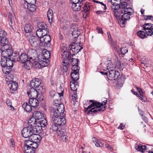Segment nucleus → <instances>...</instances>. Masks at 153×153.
<instances>
[{"instance_id":"obj_1","label":"nucleus","mask_w":153,"mask_h":153,"mask_svg":"<svg viewBox=\"0 0 153 153\" xmlns=\"http://www.w3.org/2000/svg\"><path fill=\"white\" fill-rule=\"evenodd\" d=\"M89 102L92 103L85 108V111L87 114H99L104 111L106 108V105L107 102V100H105L101 103L95 100H90Z\"/></svg>"},{"instance_id":"obj_2","label":"nucleus","mask_w":153,"mask_h":153,"mask_svg":"<svg viewBox=\"0 0 153 153\" xmlns=\"http://www.w3.org/2000/svg\"><path fill=\"white\" fill-rule=\"evenodd\" d=\"M52 121L53 124L50 128V132L56 131V134L57 135L58 131H61L63 128H62V126L66 123L65 119V118H62L61 119H57L52 117Z\"/></svg>"},{"instance_id":"obj_3","label":"nucleus","mask_w":153,"mask_h":153,"mask_svg":"<svg viewBox=\"0 0 153 153\" xmlns=\"http://www.w3.org/2000/svg\"><path fill=\"white\" fill-rule=\"evenodd\" d=\"M64 105L61 103L57 106L52 107L51 108V114L52 116V117L58 119L65 118V115L64 114Z\"/></svg>"},{"instance_id":"obj_4","label":"nucleus","mask_w":153,"mask_h":153,"mask_svg":"<svg viewBox=\"0 0 153 153\" xmlns=\"http://www.w3.org/2000/svg\"><path fill=\"white\" fill-rule=\"evenodd\" d=\"M6 33L4 30H0V46L1 51L11 49V46L8 44V40L6 37Z\"/></svg>"},{"instance_id":"obj_5","label":"nucleus","mask_w":153,"mask_h":153,"mask_svg":"<svg viewBox=\"0 0 153 153\" xmlns=\"http://www.w3.org/2000/svg\"><path fill=\"white\" fill-rule=\"evenodd\" d=\"M29 124V126L23 128L21 131L22 135L25 138L30 137L31 136L34 134L36 130V126Z\"/></svg>"},{"instance_id":"obj_6","label":"nucleus","mask_w":153,"mask_h":153,"mask_svg":"<svg viewBox=\"0 0 153 153\" xmlns=\"http://www.w3.org/2000/svg\"><path fill=\"white\" fill-rule=\"evenodd\" d=\"M18 62L24 64V68L27 70L30 69L32 67L33 62L29 60L28 56L25 53L21 54Z\"/></svg>"},{"instance_id":"obj_7","label":"nucleus","mask_w":153,"mask_h":153,"mask_svg":"<svg viewBox=\"0 0 153 153\" xmlns=\"http://www.w3.org/2000/svg\"><path fill=\"white\" fill-rule=\"evenodd\" d=\"M33 117L28 121L30 125H34L36 122L43 118L42 114L39 111H35L33 114Z\"/></svg>"},{"instance_id":"obj_8","label":"nucleus","mask_w":153,"mask_h":153,"mask_svg":"<svg viewBox=\"0 0 153 153\" xmlns=\"http://www.w3.org/2000/svg\"><path fill=\"white\" fill-rule=\"evenodd\" d=\"M1 65L3 67L2 71L6 74H9L11 71V69L13 67V63L9 60L8 61H5L3 64L1 62Z\"/></svg>"},{"instance_id":"obj_9","label":"nucleus","mask_w":153,"mask_h":153,"mask_svg":"<svg viewBox=\"0 0 153 153\" xmlns=\"http://www.w3.org/2000/svg\"><path fill=\"white\" fill-rule=\"evenodd\" d=\"M13 52L11 49H8V50L1 51L2 57L1 62H2V64H4V62L8 61L9 60L11 61L10 58Z\"/></svg>"},{"instance_id":"obj_10","label":"nucleus","mask_w":153,"mask_h":153,"mask_svg":"<svg viewBox=\"0 0 153 153\" xmlns=\"http://www.w3.org/2000/svg\"><path fill=\"white\" fill-rule=\"evenodd\" d=\"M80 43H78L73 42L69 46L70 50H71L73 53V54L71 55L72 56L78 53L83 48L80 45Z\"/></svg>"},{"instance_id":"obj_11","label":"nucleus","mask_w":153,"mask_h":153,"mask_svg":"<svg viewBox=\"0 0 153 153\" xmlns=\"http://www.w3.org/2000/svg\"><path fill=\"white\" fill-rule=\"evenodd\" d=\"M108 74L107 78L111 80H114L116 79L120 76V74L119 71L115 70L110 69L108 71Z\"/></svg>"},{"instance_id":"obj_12","label":"nucleus","mask_w":153,"mask_h":153,"mask_svg":"<svg viewBox=\"0 0 153 153\" xmlns=\"http://www.w3.org/2000/svg\"><path fill=\"white\" fill-rule=\"evenodd\" d=\"M27 37L30 44L32 46L36 47L38 46L40 40L39 38L32 35L31 34L27 35Z\"/></svg>"},{"instance_id":"obj_13","label":"nucleus","mask_w":153,"mask_h":153,"mask_svg":"<svg viewBox=\"0 0 153 153\" xmlns=\"http://www.w3.org/2000/svg\"><path fill=\"white\" fill-rule=\"evenodd\" d=\"M41 83V80L38 78L33 79L30 83V87L33 88H36L38 90H40V88H42L40 85Z\"/></svg>"},{"instance_id":"obj_14","label":"nucleus","mask_w":153,"mask_h":153,"mask_svg":"<svg viewBox=\"0 0 153 153\" xmlns=\"http://www.w3.org/2000/svg\"><path fill=\"white\" fill-rule=\"evenodd\" d=\"M66 129L63 128L61 131H59L57 132V135L59 136L60 140L64 142H66L68 140V134Z\"/></svg>"},{"instance_id":"obj_15","label":"nucleus","mask_w":153,"mask_h":153,"mask_svg":"<svg viewBox=\"0 0 153 153\" xmlns=\"http://www.w3.org/2000/svg\"><path fill=\"white\" fill-rule=\"evenodd\" d=\"M84 5V6L82 7L83 10H82V13L83 18L86 19L88 16L90 12L91 6L88 4H86Z\"/></svg>"},{"instance_id":"obj_16","label":"nucleus","mask_w":153,"mask_h":153,"mask_svg":"<svg viewBox=\"0 0 153 153\" xmlns=\"http://www.w3.org/2000/svg\"><path fill=\"white\" fill-rule=\"evenodd\" d=\"M36 131H35V133L33 134L32 135V136H31L29 138V139H31L33 142H35L37 140V137H39V135L38 134L39 133L41 132V130H42L41 126H36Z\"/></svg>"},{"instance_id":"obj_17","label":"nucleus","mask_w":153,"mask_h":153,"mask_svg":"<svg viewBox=\"0 0 153 153\" xmlns=\"http://www.w3.org/2000/svg\"><path fill=\"white\" fill-rule=\"evenodd\" d=\"M51 40L50 35H45L40 39L41 43L42 44V46H46L50 42Z\"/></svg>"},{"instance_id":"obj_18","label":"nucleus","mask_w":153,"mask_h":153,"mask_svg":"<svg viewBox=\"0 0 153 153\" xmlns=\"http://www.w3.org/2000/svg\"><path fill=\"white\" fill-rule=\"evenodd\" d=\"M28 53L30 55L29 58V60L33 62L36 59V58L37 57V52L35 49H31L29 50Z\"/></svg>"},{"instance_id":"obj_19","label":"nucleus","mask_w":153,"mask_h":153,"mask_svg":"<svg viewBox=\"0 0 153 153\" xmlns=\"http://www.w3.org/2000/svg\"><path fill=\"white\" fill-rule=\"evenodd\" d=\"M77 69L74 70V72H72L71 74L70 75L72 80L76 81L79 78V71L80 69V68L77 67Z\"/></svg>"},{"instance_id":"obj_20","label":"nucleus","mask_w":153,"mask_h":153,"mask_svg":"<svg viewBox=\"0 0 153 153\" xmlns=\"http://www.w3.org/2000/svg\"><path fill=\"white\" fill-rule=\"evenodd\" d=\"M27 94L29 98H36L38 96V93L36 90L32 88L30 89L29 92H27Z\"/></svg>"},{"instance_id":"obj_21","label":"nucleus","mask_w":153,"mask_h":153,"mask_svg":"<svg viewBox=\"0 0 153 153\" xmlns=\"http://www.w3.org/2000/svg\"><path fill=\"white\" fill-rule=\"evenodd\" d=\"M123 14L122 16L121 19L120 21V22L124 25L125 24L126 21L130 18V16L131 14L126 12Z\"/></svg>"},{"instance_id":"obj_22","label":"nucleus","mask_w":153,"mask_h":153,"mask_svg":"<svg viewBox=\"0 0 153 153\" xmlns=\"http://www.w3.org/2000/svg\"><path fill=\"white\" fill-rule=\"evenodd\" d=\"M47 120L46 119L43 117L40 119L39 121L36 122V124H35L34 126H41L42 129V127L45 128L47 124Z\"/></svg>"},{"instance_id":"obj_23","label":"nucleus","mask_w":153,"mask_h":153,"mask_svg":"<svg viewBox=\"0 0 153 153\" xmlns=\"http://www.w3.org/2000/svg\"><path fill=\"white\" fill-rule=\"evenodd\" d=\"M39 62L40 64V66L42 67H45L49 64V60L47 59L43 58L38 57Z\"/></svg>"},{"instance_id":"obj_24","label":"nucleus","mask_w":153,"mask_h":153,"mask_svg":"<svg viewBox=\"0 0 153 153\" xmlns=\"http://www.w3.org/2000/svg\"><path fill=\"white\" fill-rule=\"evenodd\" d=\"M92 141L97 147H101L104 146V141L100 140H98L94 137L92 138Z\"/></svg>"},{"instance_id":"obj_25","label":"nucleus","mask_w":153,"mask_h":153,"mask_svg":"<svg viewBox=\"0 0 153 153\" xmlns=\"http://www.w3.org/2000/svg\"><path fill=\"white\" fill-rule=\"evenodd\" d=\"M71 53L70 52L64 51L62 54L61 58L62 59V60L69 61L71 58Z\"/></svg>"},{"instance_id":"obj_26","label":"nucleus","mask_w":153,"mask_h":153,"mask_svg":"<svg viewBox=\"0 0 153 153\" xmlns=\"http://www.w3.org/2000/svg\"><path fill=\"white\" fill-rule=\"evenodd\" d=\"M34 27L32 23H28L25 24L24 27V30L25 33H31Z\"/></svg>"},{"instance_id":"obj_27","label":"nucleus","mask_w":153,"mask_h":153,"mask_svg":"<svg viewBox=\"0 0 153 153\" xmlns=\"http://www.w3.org/2000/svg\"><path fill=\"white\" fill-rule=\"evenodd\" d=\"M136 88L139 94H138L137 93L135 92L133 89L131 90V91L135 95L138 96L139 98L143 102V99L142 98V97H143V96L142 95V94H141V93H143V91H142L141 89L139 87H136Z\"/></svg>"},{"instance_id":"obj_28","label":"nucleus","mask_w":153,"mask_h":153,"mask_svg":"<svg viewBox=\"0 0 153 153\" xmlns=\"http://www.w3.org/2000/svg\"><path fill=\"white\" fill-rule=\"evenodd\" d=\"M83 4L82 2V3H75L72 4L71 8L73 10L76 11H78L80 9Z\"/></svg>"},{"instance_id":"obj_29","label":"nucleus","mask_w":153,"mask_h":153,"mask_svg":"<svg viewBox=\"0 0 153 153\" xmlns=\"http://www.w3.org/2000/svg\"><path fill=\"white\" fill-rule=\"evenodd\" d=\"M20 56L19 53L15 51L14 52H13L10 58L12 62L13 63V62H18Z\"/></svg>"},{"instance_id":"obj_30","label":"nucleus","mask_w":153,"mask_h":153,"mask_svg":"<svg viewBox=\"0 0 153 153\" xmlns=\"http://www.w3.org/2000/svg\"><path fill=\"white\" fill-rule=\"evenodd\" d=\"M35 4H26L24 5L25 8H27V9L30 12H34L36 9V6L35 5Z\"/></svg>"},{"instance_id":"obj_31","label":"nucleus","mask_w":153,"mask_h":153,"mask_svg":"<svg viewBox=\"0 0 153 153\" xmlns=\"http://www.w3.org/2000/svg\"><path fill=\"white\" fill-rule=\"evenodd\" d=\"M29 103L30 105L33 107H36L39 104L38 100L34 98H30Z\"/></svg>"},{"instance_id":"obj_32","label":"nucleus","mask_w":153,"mask_h":153,"mask_svg":"<svg viewBox=\"0 0 153 153\" xmlns=\"http://www.w3.org/2000/svg\"><path fill=\"white\" fill-rule=\"evenodd\" d=\"M50 56L51 54L50 52L44 49L42 51L41 56H39V57L48 59L50 58Z\"/></svg>"},{"instance_id":"obj_33","label":"nucleus","mask_w":153,"mask_h":153,"mask_svg":"<svg viewBox=\"0 0 153 153\" xmlns=\"http://www.w3.org/2000/svg\"><path fill=\"white\" fill-rule=\"evenodd\" d=\"M70 88L74 91H76L78 87V83L77 81H70Z\"/></svg>"},{"instance_id":"obj_34","label":"nucleus","mask_w":153,"mask_h":153,"mask_svg":"<svg viewBox=\"0 0 153 153\" xmlns=\"http://www.w3.org/2000/svg\"><path fill=\"white\" fill-rule=\"evenodd\" d=\"M153 26L150 27H144V30H146L145 33L148 36H151L153 34Z\"/></svg>"},{"instance_id":"obj_35","label":"nucleus","mask_w":153,"mask_h":153,"mask_svg":"<svg viewBox=\"0 0 153 153\" xmlns=\"http://www.w3.org/2000/svg\"><path fill=\"white\" fill-rule=\"evenodd\" d=\"M125 80V76H121L120 79H118V81L116 84V87L120 88L121 87L124 83V80Z\"/></svg>"},{"instance_id":"obj_36","label":"nucleus","mask_w":153,"mask_h":153,"mask_svg":"<svg viewBox=\"0 0 153 153\" xmlns=\"http://www.w3.org/2000/svg\"><path fill=\"white\" fill-rule=\"evenodd\" d=\"M10 82V84H9V87H10V89L13 91L16 90L17 87V83L16 82L13 81H11Z\"/></svg>"},{"instance_id":"obj_37","label":"nucleus","mask_w":153,"mask_h":153,"mask_svg":"<svg viewBox=\"0 0 153 153\" xmlns=\"http://www.w3.org/2000/svg\"><path fill=\"white\" fill-rule=\"evenodd\" d=\"M31 106L29 105L27 102H25L22 105V107L26 112H30L32 110Z\"/></svg>"},{"instance_id":"obj_38","label":"nucleus","mask_w":153,"mask_h":153,"mask_svg":"<svg viewBox=\"0 0 153 153\" xmlns=\"http://www.w3.org/2000/svg\"><path fill=\"white\" fill-rule=\"evenodd\" d=\"M23 149L25 153H35V150L31 147H23Z\"/></svg>"},{"instance_id":"obj_39","label":"nucleus","mask_w":153,"mask_h":153,"mask_svg":"<svg viewBox=\"0 0 153 153\" xmlns=\"http://www.w3.org/2000/svg\"><path fill=\"white\" fill-rule=\"evenodd\" d=\"M119 4V9L122 11L121 12H123L126 8V7L127 6V3L126 2H120Z\"/></svg>"},{"instance_id":"obj_40","label":"nucleus","mask_w":153,"mask_h":153,"mask_svg":"<svg viewBox=\"0 0 153 153\" xmlns=\"http://www.w3.org/2000/svg\"><path fill=\"white\" fill-rule=\"evenodd\" d=\"M47 17L49 22H51L52 21V18L53 16V11L51 9H49L47 12Z\"/></svg>"},{"instance_id":"obj_41","label":"nucleus","mask_w":153,"mask_h":153,"mask_svg":"<svg viewBox=\"0 0 153 153\" xmlns=\"http://www.w3.org/2000/svg\"><path fill=\"white\" fill-rule=\"evenodd\" d=\"M38 29H42V30L44 29L46 30V29L48 28L47 25L44 22L39 23L38 24Z\"/></svg>"},{"instance_id":"obj_42","label":"nucleus","mask_w":153,"mask_h":153,"mask_svg":"<svg viewBox=\"0 0 153 153\" xmlns=\"http://www.w3.org/2000/svg\"><path fill=\"white\" fill-rule=\"evenodd\" d=\"M42 29H38L36 31V34L37 36V37L41 39V38L43 36V32Z\"/></svg>"},{"instance_id":"obj_43","label":"nucleus","mask_w":153,"mask_h":153,"mask_svg":"<svg viewBox=\"0 0 153 153\" xmlns=\"http://www.w3.org/2000/svg\"><path fill=\"white\" fill-rule=\"evenodd\" d=\"M121 10L119 9L118 10L114 12V16L117 18H118V17L121 16V15L123 13V12H121Z\"/></svg>"},{"instance_id":"obj_44","label":"nucleus","mask_w":153,"mask_h":153,"mask_svg":"<svg viewBox=\"0 0 153 153\" xmlns=\"http://www.w3.org/2000/svg\"><path fill=\"white\" fill-rule=\"evenodd\" d=\"M143 146L140 144H136L135 146V149L138 151H141L142 152H143Z\"/></svg>"},{"instance_id":"obj_45","label":"nucleus","mask_w":153,"mask_h":153,"mask_svg":"<svg viewBox=\"0 0 153 153\" xmlns=\"http://www.w3.org/2000/svg\"><path fill=\"white\" fill-rule=\"evenodd\" d=\"M33 141L32 140V141H30V140H27L26 141L25 143V145L23 147H30L32 144V143H33Z\"/></svg>"},{"instance_id":"obj_46","label":"nucleus","mask_w":153,"mask_h":153,"mask_svg":"<svg viewBox=\"0 0 153 153\" xmlns=\"http://www.w3.org/2000/svg\"><path fill=\"white\" fill-rule=\"evenodd\" d=\"M71 60V63L73 66L78 65L79 60L76 59L72 58Z\"/></svg>"},{"instance_id":"obj_47","label":"nucleus","mask_w":153,"mask_h":153,"mask_svg":"<svg viewBox=\"0 0 153 153\" xmlns=\"http://www.w3.org/2000/svg\"><path fill=\"white\" fill-rule=\"evenodd\" d=\"M114 4H112L111 6V8L112 10H119V5L118 4H116L114 3Z\"/></svg>"},{"instance_id":"obj_48","label":"nucleus","mask_w":153,"mask_h":153,"mask_svg":"<svg viewBox=\"0 0 153 153\" xmlns=\"http://www.w3.org/2000/svg\"><path fill=\"white\" fill-rule=\"evenodd\" d=\"M148 146L144 145V152H148L150 151H151L150 150V149H152V148H151L150 146L149 145H147Z\"/></svg>"},{"instance_id":"obj_49","label":"nucleus","mask_w":153,"mask_h":153,"mask_svg":"<svg viewBox=\"0 0 153 153\" xmlns=\"http://www.w3.org/2000/svg\"><path fill=\"white\" fill-rule=\"evenodd\" d=\"M38 143H37V142H36V141L33 142L32 145L31 146H30L33 149H34V150L35 151L36 150V149L38 146Z\"/></svg>"},{"instance_id":"obj_50","label":"nucleus","mask_w":153,"mask_h":153,"mask_svg":"<svg viewBox=\"0 0 153 153\" xmlns=\"http://www.w3.org/2000/svg\"><path fill=\"white\" fill-rule=\"evenodd\" d=\"M56 94L57 93L54 91H51L50 92V96L52 98H56Z\"/></svg>"},{"instance_id":"obj_51","label":"nucleus","mask_w":153,"mask_h":153,"mask_svg":"<svg viewBox=\"0 0 153 153\" xmlns=\"http://www.w3.org/2000/svg\"><path fill=\"white\" fill-rule=\"evenodd\" d=\"M143 31L142 30H139L137 32V35L140 38L142 39H143Z\"/></svg>"},{"instance_id":"obj_52","label":"nucleus","mask_w":153,"mask_h":153,"mask_svg":"<svg viewBox=\"0 0 153 153\" xmlns=\"http://www.w3.org/2000/svg\"><path fill=\"white\" fill-rule=\"evenodd\" d=\"M33 65H34L35 68L36 69H39L41 68V66H40L39 62H37L36 61H34L33 62Z\"/></svg>"},{"instance_id":"obj_53","label":"nucleus","mask_w":153,"mask_h":153,"mask_svg":"<svg viewBox=\"0 0 153 153\" xmlns=\"http://www.w3.org/2000/svg\"><path fill=\"white\" fill-rule=\"evenodd\" d=\"M72 33L73 36L75 38L77 37L79 35V32H78V31H75L74 30L72 31Z\"/></svg>"},{"instance_id":"obj_54","label":"nucleus","mask_w":153,"mask_h":153,"mask_svg":"<svg viewBox=\"0 0 153 153\" xmlns=\"http://www.w3.org/2000/svg\"><path fill=\"white\" fill-rule=\"evenodd\" d=\"M144 19L146 21L148 20H151L152 21H153V16L151 15H144Z\"/></svg>"},{"instance_id":"obj_55","label":"nucleus","mask_w":153,"mask_h":153,"mask_svg":"<svg viewBox=\"0 0 153 153\" xmlns=\"http://www.w3.org/2000/svg\"><path fill=\"white\" fill-rule=\"evenodd\" d=\"M110 44L111 46L114 48V49L117 50H118V47L116 43L112 41L111 42Z\"/></svg>"},{"instance_id":"obj_56","label":"nucleus","mask_w":153,"mask_h":153,"mask_svg":"<svg viewBox=\"0 0 153 153\" xmlns=\"http://www.w3.org/2000/svg\"><path fill=\"white\" fill-rule=\"evenodd\" d=\"M6 103L7 105L8 106H10V107H11V109H12L13 108V109H14V107H13L12 106V102H11V100H8V99L7 100L6 102Z\"/></svg>"},{"instance_id":"obj_57","label":"nucleus","mask_w":153,"mask_h":153,"mask_svg":"<svg viewBox=\"0 0 153 153\" xmlns=\"http://www.w3.org/2000/svg\"><path fill=\"white\" fill-rule=\"evenodd\" d=\"M120 51L121 54L123 55H124L128 52V49L126 47L122 48L121 49Z\"/></svg>"},{"instance_id":"obj_58","label":"nucleus","mask_w":153,"mask_h":153,"mask_svg":"<svg viewBox=\"0 0 153 153\" xmlns=\"http://www.w3.org/2000/svg\"><path fill=\"white\" fill-rule=\"evenodd\" d=\"M54 99V103L55 105V107L57 106L60 104H59L60 100H58V99H57V98H55Z\"/></svg>"},{"instance_id":"obj_59","label":"nucleus","mask_w":153,"mask_h":153,"mask_svg":"<svg viewBox=\"0 0 153 153\" xmlns=\"http://www.w3.org/2000/svg\"><path fill=\"white\" fill-rule=\"evenodd\" d=\"M133 11L132 9L131 8H126V9L123 11V13L125 12H126L128 13L129 14H131V12Z\"/></svg>"},{"instance_id":"obj_60","label":"nucleus","mask_w":153,"mask_h":153,"mask_svg":"<svg viewBox=\"0 0 153 153\" xmlns=\"http://www.w3.org/2000/svg\"><path fill=\"white\" fill-rule=\"evenodd\" d=\"M25 1L28 4H36V0H25Z\"/></svg>"},{"instance_id":"obj_61","label":"nucleus","mask_w":153,"mask_h":153,"mask_svg":"<svg viewBox=\"0 0 153 153\" xmlns=\"http://www.w3.org/2000/svg\"><path fill=\"white\" fill-rule=\"evenodd\" d=\"M49 30L48 29H46V30H42L43 36H44L45 35H49L48 34L49 33Z\"/></svg>"},{"instance_id":"obj_62","label":"nucleus","mask_w":153,"mask_h":153,"mask_svg":"<svg viewBox=\"0 0 153 153\" xmlns=\"http://www.w3.org/2000/svg\"><path fill=\"white\" fill-rule=\"evenodd\" d=\"M68 61V60H62V65H63V66H69V62H68V61Z\"/></svg>"},{"instance_id":"obj_63","label":"nucleus","mask_w":153,"mask_h":153,"mask_svg":"<svg viewBox=\"0 0 153 153\" xmlns=\"http://www.w3.org/2000/svg\"><path fill=\"white\" fill-rule=\"evenodd\" d=\"M69 66H63V72H67L68 71V70L69 69Z\"/></svg>"},{"instance_id":"obj_64","label":"nucleus","mask_w":153,"mask_h":153,"mask_svg":"<svg viewBox=\"0 0 153 153\" xmlns=\"http://www.w3.org/2000/svg\"><path fill=\"white\" fill-rule=\"evenodd\" d=\"M70 1L72 4L75 3H82V0H71Z\"/></svg>"}]
</instances>
